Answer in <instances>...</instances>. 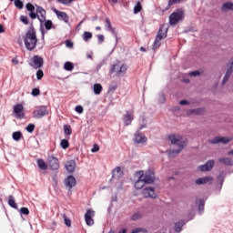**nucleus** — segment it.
I'll use <instances>...</instances> for the list:
<instances>
[{
    "mask_svg": "<svg viewBox=\"0 0 233 233\" xmlns=\"http://www.w3.org/2000/svg\"><path fill=\"white\" fill-rule=\"evenodd\" d=\"M94 216H96V212L92 209H87L85 214V221L86 225L88 227H92L94 225Z\"/></svg>",
    "mask_w": 233,
    "mask_h": 233,
    "instance_id": "9b49d317",
    "label": "nucleus"
},
{
    "mask_svg": "<svg viewBox=\"0 0 233 233\" xmlns=\"http://www.w3.org/2000/svg\"><path fill=\"white\" fill-rule=\"evenodd\" d=\"M93 90H94V94L96 96H99V94H101V92H103V86H101V84H95L93 86Z\"/></svg>",
    "mask_w": 233,
    "mask_h": 233,
    "instance_id": "c756f323",
    "label": "nucleus"
},
{
    "mask_svg": "<svg viewBox=\"0 0 233 233\" xmlns=\"http://www.w3.org/2000/svg\"><path fill=\"white\" fill-rule=\"evenodd\" d=\"M15 6L18 8V10H23L25 4H23V1L21 0H15Z\"/></svg>",
    "mask_w": 233,
    "mask_h": 233,
    "instance_id": "79ce46f5",
    "label": "nucleus"
},
{
    "mask_svg": "<svg viewBox=\"0 0 233 233\" xmlns=\"http://www.w3.org/2000/svg\"><path fill=\"white\" fill-rule=\"evenodd\" d=\"M208 181H212V177H203L198 178L195 181V183H196V185H207V183H208Z\"/></svg>",
    "mask_w": 233,
    "mask_h": 233,
    "instance_id": "a878e982",
    "label": "nucleus"
},
{
    "mask_svg": "<svg viewBox=\"0 0 233 233\" xmlns=\"http://www.w3.org/2000/svg\"><path fill=\"white\" fill-rule=\"evenodd\" d=\"M183 19H185V12H183V9H177L169 15V25L174 26V25H177Z\"/></svg>",
    "mask_w": 233,
    "mask_h": 233,
    "instance_id": "39448f33",
    "label": "nucleus"
},
{
    "mask_svg": "<svg viewBox=\"0 0 233 233\" xmlns=\"http://www.w3.org/2000/svg\"><path fill=\"white\" fill-rule=\"evenodd\" d=\"M75 110L77 112V114H83V107H82V106H76L75 107Z\"/></svg>",
    "mask_w": 233,
    "mask_h": 233,
    "instance_id": "052dcab7",
    "label": "nucleus"
},
{
    "mask_svg": "<svg viewBox=\"0 0 233 233\" xmlns=\"http://www.w3.org/2000/svg\"><path fill=\"white\" fill-rule=\"evenodd\" d=\"M232 141V138L227 137H215L213 139L209 140L210 145H218L222 143V145H228Z\"/></svg>",
    "mask_w": 233,
    "mask_h": 233,
    "instance_id": "9d476101",
    "label": "nucleus"
},
{
    "mask_svg": "<svg viewBox=\"0 0 233 233\" xmlns=\"http://www.w3.org/2000/svg\"><path fill=\"white\" fill-rule=\"evenodd\" d=\"M49 111L46 106H38L33 111L34 119H43L46 116H48Z\"/></svg>",
    "mask_w": 233,
    "mask_h": 233,
    "instance_id": "423d86ee",
    "label": "nucleus"
},
{
    "mask_svg": "<svg viewBox=\"0 0 233 233\" xmlns=\"http://www.w3.org/2000/svg\"><path fill=\"white\" fill-rule=\"evenodd\" d=\"M123 121L126 127H128V125L132 124V121H134V116L130 114H125L123 116Z\"/></svg>",
    "mask_w": 233,
    "mask_h": 233,
    "instance_id": "bb28decb",
    "label": "nucleus"
},
{
    "mask_svg": "<svg viewBox=\"0 0 233 233\" xmlns=\"http://www.w3.org/2000/svg\"><path fill=\"white\" fill-rule=\"evenodd\" d=\"M118 233H127V228H122L121 230L118 231Z\"/></svg>",
    "mask_w": 233,
    "mask_h": 233,
    "instance_id": "774afa93",
    "label": "nucleus"
},
{
    "mask_svg": "<svg viewBox=\"0 0 233 233\" xmlns=\"http://www.w3.org/2000/svg\"><path fill=\"white\" fill-rule=\"evenodd\" d=\"M196 205H198V213L203 214L205 212V198L197 199Z\"/></svg>",
    "mask_w": 233,
    "mask_h": 233,
    "instance_id": "412c9836",
    "label": "nucleus"
},
{
    "mask_svg": "<svg viewBox=\"0 0 233 233\" xmlns=\"http://www.w3.org/2000/svg\"><path fill=\"white\" fill-rule=\"evenodd\" d=\"M44 23V26L46 30H52V27L54 26L52 20H45Z\"/></svg>",
    "mask_w": 233,
    "mask_h": 233,
    "instance_id": "4c0bfd02",
    "label": "nucleus"
},
{
    "mask_svg": "<svg viewBox=\"0 0 233 233\" xmlns=\"http://www.w3.org/2000/svg\"><path fill=\"white\" fill-rule=\"evenodd\" d=\"M222 12H227L228 10L233 11V3L232 2H225L221 6Z\"/></svg>",
    "mask_w": 233,
    "mask_h": 233,
    "instance_id": "c85d7f7f",
    "label": "nucleus"
},
{
    "mask_svg": "<svg viewBox=\"0 0 233 233\" xmlns=\"http://www.w3.org/2000/svg\"><path fill=\"white\" fill-rule=\"evenodd\" d=\"M201 73L199 71H192L189 73V76H192L193 77H197V76H200Z\"/></svg>",
    "mask_w": 233,
    "mask_h": 233,
    "instance_id": "680f3d73",
    "label": "nucleus"
},
{
    "mask_svg": "<svg viewBox=\"0 0 233 233\" xmlns=\"http://www.w3.org/2000/svg\"><path fill=\"white\" fill-rule=\"evenodd\" d=\"M66 48H74V42L72 40H66Z\"/></svg>",
    "mask_w": 233,
    "mask_h": 233,
    "instance_id": "5fc2aeb1",
    "label": "nucleus"
},
{
    "mask_svg": "<svg viewBox=\"0 0 233 233\" xmlns=\"http://www.w3.org/2000/svg\"><path fill=\"white\" fill-rule=\"evenodd\" d=\"M167 101V97L165 96V94L160 93L158 95V103H160V105H163L164 103H166Z\"/></svg>",
    "mask_w": 233,
    "mask_h": 233,
    "instance_id": "c03bdc74",
    "label": "nucleus"
},
{
    "mask_svg": "<svg viewBox=\"0 0 233 233\" xmlns=\"http://www.w3.org/2000/svg\"><path fill=\"white\" fill-rule=\"evenodd\" d=\"M57 3H61V5H72L73 0H56Z\"/></svg>",
    "mask_w": 233,
    "mask_h": 233,
    "instance_id": "864d4df0",
    "label": "nucleus"
},
{
    "mask_svg": "<svg viewBox=\"0 0 233 233\" xmlns=\"http://www.w3.org/2000/svg\"><path fill=\"white\" fill-rule=\"evenodd\" d=\"M60 147L64 150H66V148H68V147H70V144L67 139H62L60 142Z\"/></svg>",
    "mask_w": 233,
    "mask_h": 233,
    "instance_id": "58836bf2",
    "label": "nucleus"
},
{
    "mask_svg": "<svg viewBox=\"0 0 233 233\" xmlns=\"http://www.w3.org/2000/svg\"><path fill=\"white\" fill-rule=\"evenodd\" d=\"M205 112L203 107H198L195 109H189L187 111V116H201Z\"/></svg>",
    "mask_w": 233,
    "mask_h": 233,
    "instance_id": "5701e85b",
    "label": "nucleus"
},
{
    "mask_svg": "<svg viewBox=\"0 0 233 233\" xmlns=\"http://www.w3.org/2000/svg\"><path fill=\"white\" fill-rule=\"evenodd\" d=\"M19 212L21 215H24V216H28V214H30V210L28 209V208H25V207L21 208Z\"/></svg>",
    "mask_w": 233,
    "mask_h": 233,
    "instance_id": "de8ad7c7",
    "label": "nucleus"
},
{
    "mask_svg": "<svg viewBox=\"0 0 233 233\" xmlns=\"http://www.w3.org/2000/svg\"><path fill=\"white\" fill-rule=\"evenodd\" d=\"M138 174L146 185H152L156 181V175L150 170L145 174H143V171H139Z\"/></svg>",
    "mask_w": 233,
    "mask_h": 233,
    "instance_id": "6e6552de",
    "label": "nucleus"
},
{
    "mask_svg": "<svg viewBox=\"0 0 233 233\" xmlns=\"http://www.w3.org/2000/svg\"><path fill=\"white\" fill-rule=\"evenodd\" d=\"M97 40H98V45H101L102 43L105 42V35H97Z\"/></svg>",
    "mask_w": 233,
    "mask_h": 233,
    "instance_id": "6e6d98bb",
    "label": "nucleus"
},
{
    "mask_svg": "<svg viewBox=\"0 0 233 233\" xmlns=\"http://www.w3.org/2000/svg\"><path fill=\"white\" fill-rule=\"evenodd\" d=\"M167 31H168V29L163 28V27H161L158 30L157 35L154 44H153V50H157V48H159V46H161V40L165 39V37H167Z\"/></svg>",
    "mask_w": 233,
    "mask_h": 233,
    "instance_id": "0eeeda50",
    "label": "nucleus"
},
{
    "mask_svg": "<svg viewBox=\"0 0 233 233\" xmlns=\"http://www.w3.org/2000/svg\"><path fill=\"white\" fill-rule=\"evenodd\" d=\"M65 225L67 227H72V221L70 218H66V215H63Z\"/></svg>",
    "mask_w": 233,
    "mask_h": 233,
    "instance_id": "8fccbe9b",
    "label": "nucleus"
},
{
    "mask_svg": "<svg viewBox=\"0 0 233 233\" xmlns=\"http://www.w3.org/2000/svg\"><path fill=\"white\" fill-rule=\"evenodd\" d=\"M117 90V84L111 85L108 88V92H116Z\"/></svg>",
    "mask_w": 233,
    "mask_h": 233,
    "instance_id": "13d9d810",
    "label": "nucleus"
},
{
    "mask_svg": "<svg viewBox=\"0 0 233 233\" xmlns=\"http://www.w3.org/2000/svg\"><path fill=\"white\" fill-rule=\"evenodd\" d=\"M142 218H143V214L139 212H136L130 217L131 221H138V219H142Z\"/></svg>",
    "mask_w": 233,
    "mask_h": 233,
    "instance_id": "c9c22d12",
    "label": "nucleus"
},
{
    "mask_svg": "<svg viewBox=\"0 0 233 233\" xmlns=\"http://www.w3.org/2000/svg\"><path fill=\"white\" fill-rule=\"evenodd\" d=\"M169 141L172 143V145H177L178 149H172V150H167L166 153L169 157H174L175 156H177L182 150V148H185L187 147V141H181L179 139V137L176 135H169L168 136Z\"/></svg>",
    "mask_w": 233,
    "mask_h": 233,
    "instance_id": "7ed1b4c3",
    "label": "nucleus"
},
{
    "mask_svg": "<svg viewBox=\"0 0 233 233\" xmlns=\"http://www.w3.org/2000/svg\"><path fill=\"white\" fill-rule=\"evenodd\" d=\"M179 105L185 106L187 105H190V102L188 100H187V99H183V100L179 101Z\"/></svg>",
    "mask_w": 233,
    "mask_h": 233,
    "instance_id": "bf43d9fd",
    "label": "nucleus"
},
{
    "mask_svg": "<svg viewBox=\"0 0 233 233\" xmlns=\"http://www.w3.org/2000/svg\"><path fill=\"white\" fill-rule=\"evenodd\" d=\"M64 70H66V72H72V70H74V64L72 62H66L64 64Z\"/></svg>",
    "mask_w": 233,
    "mask_h": 233,
    "instance_id": "f704fd0d",
    "label": "nucleus"
},
{
    "mask_svg": "<svg viewBox=\"0 0 233 233\" xmlns=\"http://www.w3.org/2000/svg\"><path fill=\"white\" fill-rule=\"evenodd\" d=\"M40 94L41 90H39V88L35 87L32 89L31 96H33V97H37V96H39Z\"/></svg>",
    "mask_w": 233,
    "mask_h": 233,
    "instance_id": "49530a36",
    "label": "nucleus"
},
{
    "mask_svg": "<svg viewBox=\"0 0 233 233\" xmlns=\"http://www.w3.org/2000/svg\"><path fill=\"white\" fill-rule=\"evenodd\" d=\"M122 176L123 171H121V167H117L112 171L113 179H119V177H121Z\"/></svg>",
    "mask_w": 233,
    "mask_h": 233,
    "instance_id": "b1692460",
    "label": "nucleus"
},
{
    "mask_svg": "<svg viewBox=\"0 0 233 233\" xmlns=\"http://www.w3.org/2000/svg\"><path fill=\"white\" fill-rule=\"evenodd\" d=\"M198 169L200 170V172H208L210 171V169H208V167H207L206 164L199 166Z\"/></svg>",
    "mask_w": 233,
    "mask_h": 233,
    "instance_id": "603ef678",
    "label": "nucleus"
},
{
    "mask_svg": "<svg viewBox=\"0 0 233 233\" xmlns=\"http://www.w3.org/2000/svg\"><path fill=\"white\" fill-rule=\"evenodd\" d=\"M24 43L26 50L32 52L37 46V35L34 25H31L24 36Z\"/></svg>",
    "mask_w": 233,
    "mask_h": 233,
    "instance_id": "f03ea898",
    "label": "nucleus"
},
{
    "mask_svg": "<svg viewBox=\"0 0 233 233\" xmlns=\"http://www.w3.org/2000/svg\"><path fill=\"white\" fill-rule=\"evenodd\" d=\"M8 205L9 207H11L12 208H15L17 209V204L15 203V198H14V196H9L8 198Z\"/></svg>",
    "mask_w": 233,
    "mask_h": 233,
    "instance_id": "473e14b6",
    "label": "nucleus"
},
{
    "mask_svg": "<svg viewBox=\"0 0 233 233\" xmlns=\"http://www.w3.org/2000/svg\"><path fill=\"white\" fill-rule=\"evenodd\" d=\"M51 170H59V160L54 156H49L47 158Z\"/></svg>",
    "mask_w": 233,
    "mask_h": 233,
    "instance_id": "ddd939ff",
    "label": "nucleus"
},
{
    "mask_svg": "<svg viewBox=\"0 0 233 233\" xmlns=\"http://www.w3.org/2000/svg\"><path fill=\"white\" fill-rule=\"evenodd\" d=\"M44 76H45V73L43 72L42 69H38V70L36 71V79H37L38 81H41V80L43 79Z\"/></svg>",
    "mask_w": 233,
    "mask_h": 233,
    "instance_id": "a18cd8bd",
    "label": "nucleus"
},
{
    "mask_svg": "<svg viewBox=\"0 0 233 233\" xmlns=\"http://www.w3.org/2000/svg\"><path fill=\"white\" fill-rule=\"evenodd\" d=\"M109 74H110V76L115 74L116 77H123L125 76V74H127V65H125V64L111 65Z\"/></svg>",
    "mask_w": 233,
    "mask_h": 233,
    "instance_id": "20e7f679",
    "label": "nucleus"
},
{
    "mask_svg": "<svg viewBox=\"0 0 233 233\" xmlns=\"http://www.w3.org/2000/svg\"><path fill=\"white\" fill-rule=\"evenodd\" d=\"M103 65H105V63L100 62V63L96 66V72H99V70H101V68L103 67Z\"/></svg>",
    "mask_w": 233,
    "mask_h": 233,
    "instance_id": "69168bd1",
    "label": "nucleus"
},
{
    "mask_svg": "<svg viewBox=\"0 0 233 233\" xmlns=\"http://www.w3.org/2000/svg\"><path fill=\"white\" fill-rule=\"evenodd\" d=\"M53 12L56 13V17H58V19H61L62 21H64V23L68 24V21H70V17L68 16V15H66V13L63 12V11H59L57 9H53Z\"/></svg>",
    "mask_w": 233,
    "mask_h": 233,
    "instance_id": "f3484780",
    "label": "nucleus"
},
{
    "mask_svg": "<svg viewBox=\"0 0 233 233\" xmlns=\"http://www.w3.org/2000/svg\"><path fill=\"white\" fill-rule=\"evenodd\" d=\"M20 21L24 23V25H28V17H26L25 15H21Z\"/></svg>",
    "mask_w": 233,
    "mask_h": 233,
    "instance_id": "4d7b16f0",
    "label": "nucleus"
},
{
    "mask_svg": "<svg viewBox=\"0 0 233 233\" xmlns=\"http://www.w3.org/2000/svg\"><path fill=\"white\" fill-rule=\"evenodd\" d=\"M183 0H168L167 5L165 8V10H170V7L173 6V5H177L178 3H181Z\"/></svg>",
    "mask_w": 233,
    "mask_h": 233,
    "instance_id": "e433bc0d",
    "label": "nucleus"
},
{
    "mask_svg": "<svg viewBox=\"0 0 233 233\" xmlns=\"http://www.w3.org/2000/svg\"><path fill=\"white\" fill-rule=\"evenodd\" d=\"M143 10V6L141 5V2H137L134 6V14H139Z\"/></svg>",
    "mask_w": 233,
    "mask_h": 233,
    "instance_id": "ea45409f",
    "label": "nucleus"
},
{
    "mask_svg": "<svg viewBox=\"0 0 233 233\" xmlns=\"http://www.w3.org/2000/svg\"><path fill=\"white\" fill-rule=\"evenodd\" d=\"M206 166L208 168V170H212V168H214V160H208L206 163Z\"/></svg>",
    "mask_w": 233,
    "mask_h": 233,
    "instance_id": "3c124183",
    "label": "nucleus"
},
{
    "mask_svg": "<svg viewBox=\"0 0 233 233\" xmlns=\"http://www.w3.org/2000/svg\"><path fill=\"white\" fill-rule=\"evenodd\" d=\"M233 72V57L230 59V62L228 64V70L226 72L225 76L222 79V85H226L227 82L228 81V77L232 76Z\"/></svg>",
    "mask_w": 233,
    "mask_h": 233,
    "instance_id": "4468645a",
    "label": "nucleus"
},
{
    "mask_svg": "<svg viewBox=\"0 0 233 233\" xmlns=\"http://www.w3.org/2000/svg\"><path fill=\"white\" fill-rule=\"evenodd\" d=\"M190 219H194V217H191L189 219L187 220H178L177 222L175 223L174 226V230L176 233H181V230H183V227H185V225H187V223H188V221H190Z\"/></svg>",
    "mask_w": 233,
    "mask_h": 233,
    "instance_id": "2eb2a0df",
    "label": "nucleus"
},
{
    "mask_svg": "<svg viewBox=\"0 0 233 233\" xmlns=\"http://www.w3.org/2000/svg\"><path fill=\"white\" fill-rule=\"evenodd\" d=\"M64 132H65L66 136H72V127L69 125H65Z\"/></svg>",
    "mask_w": 233,
    "mask_h": 233,
    "instance_id": "a19ab883",
    "label": "nucleus"
},
{
    "mask_svg": "<svg viewBox=\"0 0 233 233\" xmlns=\"http://www.w3.org/2000/svg\"><path fill=\"white\" fill-rule=\"evenodd\" d=\"M144 194L146 198H151V199H156V198H157V194H156L155 188L153 187H145Z\"/></svg>",
    "mask_w": 233,
    "mask_h": 233,
    "instance_id": "6ab92c4d",
    "label": "nucleus"
},
{
    "mask_svg": "<svg viewBox=\"0 0 233 233\" xmlns=\"http://www.w3.org/2000/svg\"><path fill=\"white\" fill-rule=\"evenodd\" d=\"M40 32H41L42 39H45V27L41 26Z\"/></svg>",
    "mask_w": 233,
    "mask_h": 233,
    "instance_id": "338daca9",
    "label": "nucleus"
},
{
    "mask_svg": "<svg viewBox=\"0 0 233 233\" xmlns=\"http://www.w3.org/2000/svg\"><path fill=\"white\" fill-rule=\"evenodd\" d=\"M145 185H147V184L145 183V181H143V178L139 175L138 179L135 182V188L137 190H141V188H143V187H145Z\"/></svg>",
    "mask_w": 233,
    "mask_h": 233,
    "instance_id": "cd10ccee",
    "label": "nucleus"
},
{
    "mask_svg": "<svg viewBox=\"0 0 233 233\" xmlns=\"http://www.w3.org/2000/svg\"><path fill=\"white\" fill-rule=\"evenodd\" d=\"M105 27L106 30H107L108 32H111V34H113V35H115L116 37V43L117 44V33L116 32V29L114 27H112V23H110V19L109 18H106L105 20Z\"/></svg>",
    "mask_w": 233,
    "mask_h": 233,
    "instance_id": "a211bd4d",
    "label": "nucleus"
},
{
    "mask_svg": "<svg viewBox=\"0 0 233 233\" xmlns=\"http://www.w3.org/2000/svg\"><path fill=\"white\" fill-rule=\"evenodd\" d=\"M23 110H25V107L21 104H16L14 106V114H15V117L16 119H23L25 117V112Z\"/></svg>",
    "mask_w": 233,
    "mask_h": 233,
    "instance_id": "f8f14e48",
    "label": "nucleus"
},
{
    "mask_svg": "<svg viewBox=\"0 0 233 233\" xmlns=\"http://www.w3.org/2000/svg\"><path fill=\"white\" fill-rule=\"evenodd\" d=\"M218 162L227 167H233V160L230 157H220L218 158Z\"/></svg>",
    "mask_w": 233,
    "mask_h": 233,
    "instance_id": "393cba45",
    "label": "nucleus"
},
{
    "mask_svg": "<svg viewBox=\"0 0 233 233\" xmlns=\"http://www.w3.org/2000/svg\"><path fill=\"white\" fill-rule=\"evenodd\" d=\"M65 167L69 174H74V172H76V160H68Z\"/></svg>",
    "mask_w": 233,
    "mask_h": 233,
    "instance_id": "aec40b11",
    "label": "nucleus"
},
{
    "mask_svg": "<svg viewBox=\"0 0 233 233\" xmlns=\"http://www.w3.org/2000/svg\"><path fill=\"white\" fill-rule=\"evenodd\" d=\"M36 7V9H35ZM25 8L27 12L29 13V17L31 19H37L43 25L46 19V10H45L40 5H34L32 3H27L25 5Z\"/></svg>",
    "mask_w": 233,
    "mask_h": 233,
    "instance_id": "f257e3e1",
    "label": "nucleus"
},
{
    "mask_svg": "<svg viewBox=\"0 0 233 233\" xmlns=\"http://www.w3.org/2000/svg\"><path fill=\"white\" fill-rule=\"evenodd\" d=\"M91 152L96 153V152H99V146H97L96 144H95L93 146V148L91 149Z\"/></svg>",
    "mask_w": 233,
    "mask_h": 233,
    "instance_id": "e2e57ef3",
    "label": "nucleus"
},
{
    "mask_svg": "<svg viewBox=\"0 0 233 233\" xmlns=\"http://www.w3.org/2000/svg\"><path fill=\"white\" fill-rule=\"evenodd\" d=\"M135 142L137 144L147 143V137L139 133V131H137L135 134Z\"/></svg>",
    "mask_w": 233,
    "mask_h": 233,
    "instance_id": "4be33fe9",
    "label": "nucleus"
},
{
    "mask_svg": "<svg viewBox=\"0 0 233 233\" xmlns=\"http://www.w3.org/2000/svg\"><path fill=\"white\" fill-rule=\"evenodd\" d=\"M217 179L219 185L218 192H221V188H223V183H225V178H223L221 176H218Z\"/></svg>",
    "mask_w": 233,
    "mask_h": 233,
    "instance_id": "37998d69",
    "label": "nucleus"
},
{
    "mask_svg": "<svg viewBox=\"0 0 233 233\" xmlns=\"http://www.w3.org/2000/svg\"><path fill=\"white\" fill-rule=\"evenodd\" d=\"M93 37V35L91 32H88V31H85L82 35V39L86 42V43H88V40L89 39H92Z\"/></svg>",
    "mask_w": 233,
    "mask_h": 233,
    "instance_id": "2f4dec72",
    "label": "nucleus"
},
{
    "mask_svg": "<svg viewBox=\"0 0 233 233\" xmlns=\"http://www.w3.org/2000/svg\"><path fill=\"white\" fill-rule=\"evenodd\" d=\"M12 137L14 141H21L23 137V133H21V131H15L13 133Z\"/></svg>",
    "mask_w": 233,
    "mask_h": 233,
    "instance_id": "72a5a7b5",
    "label": "nucleus"
},
{
    "mask_svg": "<svg viewBox=\"0 0 233 233\" xmlns=\"http://www.w3.org/2000/svg\"><path fill=\"white\" fill-rule=\"evenodd\" d=\"M44 61L43 57L39 56H34L31 59V62H29V66L34 68V70H38L39 68H43Z\"/></svg>",
    "mask_w": 233,
    "mask_h": 233,
    "instance_id": "1a4fd4ad",
    "label": "nucleus"
},
{
    "mask_svg": "<svg viewBox=\"0 0 233 233\" xmlns=\"http://www.w3.org/2000/svg\"><path fill=\"white\" fill-rule=\"evenodd\" d=\"M135 230H139V232H143V233H148V230H147V228H136Z\"/></svg>",
    "mask_w": 233,
    "mask_h": 233,
    "instance_id": "0e129e2a",
    "label": "nucleus"
},
{
    "mask_svg": "<svg viewBox=\"0 0 233 233\" xmlns=\"http://www.w3.org/2000/svg\"><path fill=\"white\" fill-rule=\"evenodd\" d=\"M76 177L72 175L68 176L66 179H65V186L66 188H67V190H72V188H74V187L76 186Z\"/></svg>",
    "mask_w": 233,
    "mask_h": 233,
    "instance_id": "dca6fc26",
    "label": "nucleus"
},
{
    "mask_svg": "<svg viewBox=\"0 0 233 233\" xmlns=\"http://www.w3.org/2000/svg\"><path fill=\"white\" fill-rule=\"evenodd\" d=\"M26 132H29V134H32V132H34V130H35V125L34 124H29L26 127H25Z\"/></svg>",
    "mask_w": 233,
    "mask_h": 233,
    "instance_id": "09e8293b",
    "label": "nucleus"
},
{
    "mask_svg": "<svg viewBox=\"0 0 233 233\" xmlns=\"http://www.w3.org/2000/svg\"><path fill=\"white\" fill-rule=\"evenodd\" d=\"M37 167L38 168H40V170H46L48 168V166L46 165L45 160L41 158L37 160Z\"/></svg>",
    "mask_w": 233,
    "mask_h": 233,
    "instance_id": "7c9ffc66",
    "label": "nucleus"
}]
</instances>
